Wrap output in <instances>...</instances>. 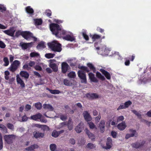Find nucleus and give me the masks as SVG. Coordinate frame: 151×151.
<instances>
[{
    "instance_id": "f257e3e1",
    "label": "nucleus",
    "mask_w": 151,
    "mask_h": 151,
    "mask_svg": "<svg viewBox=\"0 0 151 151\" xmlns=\"http://www.w3.org/2000/svg\"><path fill=\"white\" fill-rule=\"evenodd\" d=\"M50 28L52 34L57 37H62L63 39L71 42L75 40L74 36L67 34V32L65 30H62L61 27L57 24L54 23L50 24Z\"/></svg>"
},
{
    "instance_id": "f03ea898",
    "label": "nucleus",
    "mask_w": 151,
    "mask_h": 151,
    "mask_svg": "<svg viewBox=\"0 0 151 151\" xmlns=\"http://www.w3.org/2000/svg\"><path fill=\"white\" fill-rule=\"evenodd\" d=\"M78 68L82 70H79L78 71V76L81 79V83H86L87 81L86 74L83 71H86L87 73H88L90 71V70L87 67L83 66L79 67Z\"/></svg>"
},
{
    "instance_id": "7ed1b4c3",
    "label": "nucleus",
    "mask_w": 151,
    "mask_h": 151,
    "mask_svg": "<svg viewBox=\"0 0 151 151\" xmlns=\"http://www.w3.org/2000/svg\"><path fill=\"white\" fill-rule=\"evenodd\" d=\"M132 147L140 150H146L147 143L144 140H140L133 143L131 144Z\"/></svg>"
},
{
    "instance_id": "20e7f679",
    "label": "nucleus",
    "mask_w": 151,
    "mask_h": 151,
    "mask_svg": "<svg viewBox=\"0 0 151 151\" xmlns=\"http://www.w3.org/2000/svg\"><path fill=\"white\" fill-rule=\"evenodd\" d=\"M47 45L54 52H60L62 50L61 45L57 41L48 43Z\"/></svg>"
},
{
    "instance_id": "39448f33",
    "label": "nucleus",
    "mask_w": 151,
    "mask_h": 151,
    "mask_svg": "<svg viewBox=\"0 0 151 151\" xmlns=\"http://www.w3.org/2000/svg\"><path fill=\"white\" fill-rule=\"evenodd\" d=\"M20 64V62L19 61L15 60L12 62L9 69L10 71L14 72L17 70Z\"/></svg>"
},
{
    "instance_id": "423d86ee",
    "label": "nucleus",
    "mask_w": 151,
    "mask_h": 151,
    "mask_svg": "<svg viewBox=\"0 0 151 151\" xmlns=\"http://www.w3.org/2000/svg\"><path fill=\"white\" fill-rule=\"evenodd\" d=\"M50 65L49 66L52 69L53 71L57 72L58 70V67L57 64L55 63L56 62L55 59H52L49 60Z\"/></svg>"
},
{
    "instance_id": "0eeeda50",
    "label": "nucleus",
    "mask_w": 151,
    "mask_h": 151,
    "mask_svg": "<svg viewBox=\"0 0 151 151\" xmlns=\"http://www.w3.org/2000/svg\"><path fill=\"white\" fill-rule=\"evenodd\" d=\"M86 97L89 100H93L98 99L99 95L96 93H89L86 94Z\"/></svg>"
},
{
    "instance_id": "6e6552de",
    "label": "nucleus",
    "mask_w": 151,
    "mask_h": 151,
    "mask_svg": "<svg viewBox=\"0 0 151 151\" xmlns=\"http://www.w3.org/2000/svg\"><path fill=\"white\" fill-rule=\"evenodd\" d=\"M15 137L14 134L5 135L4 137V139L8 144H10L12 143V140Z\"/></svg>"
},
{
    "instance_id": "1a4fd4ad",
    "label": "nucleus",
    "mask_w": 151,
    "mask_h": 151,
    "mask_svg": "<svg viewBox=\"0 0 151 151\" xmlns=\"http://www.w3.org/2000/svg\"><path fill=\"white\" fill-rule=\"evenodd\" d=\"M16 29L14 27H11L9 29L3 31V32L9 36L13 37Z\"/></svg>"
},
{
    "instance_id": "9d476101",
    "label": "nucleus",
    "mask_w": 151,
    "mask_h": 151,
    "mask_svg": "<svg viewBox=\"0 0 151 151\" xmlns=\"http://www.w3.org/2000/svg\"><path fill=\"white\" fill-rule=\"evenodd\" d=\"M130 132L132 133V134H126L125 138L127 139L131 137H132L134 136L137 137V133L135 130H134L132 129H130L129 130Z\"/></svg>"
},
{
    "instance_id": "9b49d317",
    "label": "nucleus",
    "mask_w": 151,
    "mask_h": 151,
    "mask_svg": "<svg viewBox=\"0 0 151 151\" xmlns=\"http://www.w3.org/2000/svg\"><path fill=\"white\" fill-rule=\"evenodd\" d=\"M22 34L23 37L26 40H28L31 37H33L32 33L29 31L22 32Z\"/></svg>"
},
{
    "instance_id": "f8f14e48",
    "label": "nucleus",
    "mask_w": 151,
    "mask_h": 151,
    "mask_svg": "<svg viewBox=\"0 0 151 151\" xmlns=\"http://www.w3.org/2000/svg\"><path fill=\"white\" fill-rule=\"evenodd\" d=\"M69 68V65L65 62H63L61 64L62 72L63 73H65L68 71Z\"/></svg>"
},
{
    "instance_id": "ddd939ff",
    "label": "nucleus",
    "mask_w": 151,
    "mask_h": 151,
    "mask_svg": "<svg viewBox=\"0 0 151 151\" xmlns=\"http://www.w3.org/2000/svg\"><path fill=\"white\" fill-rule=\"evenodd\" d=\"M84 128V124L83 123L80 122L76 127L75 130L76 132L78 133H80Z\"/></svg>"
},
{
    "instance_id": "4468645a",
    "label": "nucleus",
    "mask_w": 151,
    "mask_h": 151,
    "mask_svg": "<svg viewBox=\"0 0 151 151\" xmlns=\"http://www.w3.org/2000/svg\"><path fill=\"white\" fill-rule=\"evenodd\" d=\"M99 71L105 76L108 80H109L111 79V75L109 72L102 68L100 69L99 70Z\"/></svg>"
},
{
    "instance_id": "2eb2a0df",
    "label": "nucleus",
    "mask_w": 151,
    "mask_h": 151,
    "mask_svg": "<svg viewBox=\"0 0 151 151\" xmlns=\"http://www.w3.org/2000/svg\"><path fill=\"white\" fill-rule=\"evenodd\" d=\"M112 146V140L110 137H108L107 139L106 142V146L104 147V148L107 150L111 148Z\"/></svg>"
},
{
    "instance_id": "dca6fc26",
    "label": "nucleus",
    "mask_w": 151,
    "mask_h": 151,
    "mask_svg": "<svg viewBox=\"0 0 151 151\" xmlns=\"http://www.w3.org/2000/svg\"><path fill=\"white\" fill-rule=\"evenodd\" d=\"M117 128L120 131H123L125 129L127 125L124 121L119 124L117 126Z\"/></svg>"
},
{
    "instance_id": "f3484780",
    "label": "nucleus",
    "mask_w": 151,
    "mask_h": 151,
    "mask_svg": "<svg viewBox=\"0 0 151 151\" xmlns=\"http://www.w3.org/2000/svg\"><path fill=\"white\" fill-rule=\"evenodd\" d=\"M83 115L85 120L87 122L90 121L91 119L90 114L87 111H84Z\"/></svg>"
},
{
    "instance_id": "a211bd4d",
    "label": "nucleus",
    "mask_w": 151,
    "mask_h": 151,
    "mask_svg": "<svg viewBox=\"0 0 151 151\" xmlns=\"http://www.w3.org/2000/svg\"><path fill=\"white\" fill-rule=\"evenodd\" d=\"M89 78L92 82L97 83L98 82V79L95 77L94 75L91 72L88 74Z\"/></svg>"
},
{
    "instance_id": "6ab92c4d",
    "label": "nucleus",
    "mask_w": 151,
    "mask_h": 151,
    "mask_svg": "<svg viewBox=\"0 0 151 151\" xmlns=\"http://www.w3.org/2000/svg\"><path fill=\"white\" fill-rule=\"evenodd\" d=\"M85 130L86 134L88 135L89 138L92 140H94L95 137V135L91 133L87 128H86Z\"/></svg>"
},
{
    "instance_id": "aec40b11",
    "label": "nucleus",
    "mask_w": 151,
    "mask_h": 151,
    "mask_svg": "<svg viewBox=\"0 0 151 151\" xmlns=\"http://www.w3.org/2000/svg\"><path fill=\"white\" fill-rule=\"evenodd\" d=\"M32 42L28 43H20V45L22 47V49L24 50L27 49L28 48L31 47Z\"/></svg>"
},
{
    "instance_id": "412c9836",
    "label": "nucleus",
    "mask_w": 151,
    "mask_h": 151,
    "mask_svg": "<svg viewBox=\"0 0 151 151\" xmlns=\"http://www.w3.org/2000/svg\"><path fill=\"white\" fill-rule=\"evenodd\" d=\"M17 82L18 84H20L22 88H24L25 84L24 81L19 77L18 75L17 76Z\"/></svg>"
},
{
    "instance_id": "4be33fe9",
    "label": "nucleus",
    "mask_w": 151,
    "mask_h": 151,
    "mask_svg": "<svg viewBox=\"0 0 151 151\" xmlns=\"http://www.w3.org/2000/svg\"><path fill=\"white\" fill-rule=\"evenodd\" d=\"M105 121L104 120H102L101 121L99 126L100 129V131L101 133H102L104 131V127H105Z\"/></svg>"
},
{
    "instance_id": "5701e85b",
    "label": "nucleus",
    "mask_w": 151,
    "mask_h": 151,
    "mask_svg": "<svg viewBox=\"0 0 151 151\" xmlns=\"http://www.w3.org/2000/svg\"><path fill=\"white\" fill-rule=\"evenodd\" d=\"M42 116V114L40 113H38L35 115L32 116L31 119L34 120H36L38 119H40Z\"/></svg>"
},
{
    "instance_id": "b1692460",
    "label": "nucleus",
    "mask_w": 151,
    "mask_h": 151,
    "mask_svg": "<svg viewBox=\"0 0 151 151\" xmlns=\"http://www.w3.org/2000/svg\"><path fill=\"white\" fill-rule=\"evenodd\" d=\"M25 10L26 12L30 15L33 14L34 11L33 9L31 8V6H28L25 8Z\"/></svg>"
},
{
    "instance_id": "393cba45",
    "label": "nucleus",
    "mask_w": 151,
    "mask_h": 151,
    "mask_svg": "<svg viewBox=\"0 0 151 151\" xmlns=\"http://www.w3.org/2000/svg\"><path fill=\"white\" fill-rule=\"evenodd\" d=\"M43 108L45 109H47L49 111H52L54 109L50 105L45 104L43 105Z\"/></svg>"
},
{
    "instance_id": "a878e982",
    "label": "nucleus",
    "mask_w": 151,
    "mask_h": 151,
    "mask_svg": "<svg viewBox=\"0 0 151 151\" xmlns=\"http://www.w3.org/2000/svg\"><path fill=\"white\" fill-rule=\"evenodd\" d=\"M33 134L34 135V137L36 138H40V137H43L44 136V133L37 132H34Z\"/></svg>"
},
{
    "instance_id": "bb28decb",
    "label": "nucleus",
    "mask_w": 151,
    "mask_h": 151,
    "mask_svg": "<svg viewBox=\"0 0 151 151\" xmlns=\"http://www.w3.org/2000/svg\"><path fill=\"white\" fill-rule=\"evenodd\" d=\"M38 147V146L36 144H34L33 145H31L29 147L26 148L25 149L27 151H34V150L35 148H37Z\"/></svg>"
},
{
    "instance_id": "cd10ccee",
    "label": "nucleus",
    "mask_w": 151,
    "mask_h": 151,
    "mask_svg": "<svg viewBox=\"0 0 151 151\" xmlns=\"http://www.w3.org/2000/svg\"><path fill=\"white\" fill-rule=\"evenodd\" d=\"M33 22L35 25H40L42 23V20L41 18L35 19L33 20Z\"/></svg>"
},
{
    "instance_id": "c85d7f7f",
    "label": "nucleus",
    "mask_w": 151,
    "mask_h": 151,
    "mask_svg": "<svg viewBox=\"0 0 151 151\" xmlns=\"http://www.w3.org/2000/svg\"><path fill=\"white\" fill-rule=\"evenodd\" d=\"M96 76L98 78L102 81H104L105 80V77L98 71L96 72Z\"/></svg>"
},
{
    "instance_id": "c756f323",
    "label": "nucleus",
    "mask_w": 151,
    "mask_h": 151,
    "mask_svg": "<svg viewBox=\"0 0 151 151\" xmlns=\"http://www.w3.org/2000/svg\"><path fill=\"white\" fill-rule=\"evenodd\" d=\"M21 76L25 78H28L29 76V73L25 71H22L20 72Z\"/></svg>"
},
{
    "instance_id": "7c9ffc66",
    "label": "nucleus",
    "mask_w": 151,
    "mask_h": 151,
    "mask_svg": "<svg viewBox=\"0 0 151 151\" xmlns=\"http://www.w3.org/2000/svg\"><path fill=\"white\" fill-rule=\"evenodd\" d=\"M45 47V42L42 41L39 42L37 46V49L44 48Z\"/></svg>"
},
{
    "instance_id": "2f4dec72",
    "label": "nucleus",
    "mask_w": 151,
    "mask_h": 151,
    "mask_svg": "<svg viewBox=\"0 0 151 151\" xmlns=\"http://www.w3.org/2000/svg\"><path fill=\"white\" fill-rule=\"evenodd\" d=\"M67 125L68 128L69 130H71L73 129V123L71 119L70 118L69 119L68 122L67 123Z\"/></svg>"
},
{
    "instance_id": "473e14b6",
    "label": "nucleus",
    "mask_w": 151,
    "mask_h": 151,
    "mask_svg": "<svg viewBox=\"0 0 151 151\" xmlns=\"http://www.w3.org/2000/svg\"><path fill=\"white\" fill-rule=\"evenodd\" d=\"M0 129L3 133L6 134L7 133V129L5 125L0 124Z\"/></svg>"
},
{
    "instance_id": "72a5a7b5",
    "label": "nucleus",
    "mask_w": 151,
    "mask_h": 151,
    "mask_svg": "<svg viewBox=\"0 0 151 151\" xmlns=\"http://www.w3.org/2000/svg\"><path fill=\"white\" fill-rule=\"evenodd\" d=\"M46 89L49 90L50 92L52 94H59L60 93V91L58 90H51L47 88Z\"/></svg>"
},
{
    "instance_id": "f704fd0d",
    "label": "nucleus",
    "mask_w": 151,
    "mask_h": 151,
    "mask_svg": "<svg viewBox=\"0 0 151 151\" xmlns=\"http://www.w3.org/2000/svg\"><path fill=\"white\" fill-rule=\"evenodd\" d=\"M87 65L91 70H92L94 73L95 72L96 70V68L92 63H88L87 64Z\"/></svg>"
},
{
    "instance_id": "c9c22d12",
    "label": "nucleus",
    "mask_w": 151,
    "mask_h": 151,
    "mask_svg": "<svg viewBox=\"0 0 151 151\" xmlns=\"http://www.w3.org/2000/svg\"><path fill=\"white\" fill-rule=\"evenodd\" d=\"M86 147L90 150L94 149L96 147V145L91 143H88L86 146Z\"/></svg>"
},
{
    "instance_id": "e433bc0d",
    "label": "nucleus",
    "mask_w": 151,
    "mask_h": 151,
    "mask_svg": "<svg viewBox=\"0 0 151 151\" xmlns=\"http://www.w3.org/2000/svg\"><path fill=\"white\" fill-rule=\"evenodd\" d=\"M63 83L65 85L67 86H70L73 85L70 81L66 79H65L64 80Z\"/></svg>"
},
{
    "instance_id": "4c0bfd02",
    "label": "nucleus",
    "mask_w": 151,
    "mask_h": 151,
    "mask_svg": "<svg viewBox=\"0 0 151 151\" xmlns=\"http://www.w3.org/2000/svg\"><path fill=\"white\" fill-rule=\"evenodd\" d=\"M68 76L70 78H74L76 76L75 73L73 71H71L68 74Z\"/></svg>"
},
{
    "instance_id": "58836bf2",
    "label": "nucleus",
    "mask_w": 151,
    "mask_h": 151,
    "mask_svg": "<svg viewBox=\"0 0 151 151\" xmlns=\"http://www.w3.org/2000/svg\"><path fill=\"white\" fill-rule=\"evenodd\" d=\"M101 36L97 34H94L92 36V39L93 41H94L96 40L100 39Z\"/></svg>"
},
{
    "instance_id": "ea45409f",
    "label": "nucleus",
    "mask_w": 151,
    "mask_h": 151,
    "mask_svg": "<svg viewBox=\"0 0 151 151\" xmlns=\"http://www.w3.org/2000/svg\"><path fill=\"white\" fill-rule=\"evenodd\" d=\"M89 127L90 129H96L97 128L96 127L95 125L92 122H88Z\"/></svg>"
},
{
    "instance_id": "a19ab883",
    "label": "nucleus",
    "mask_w": 151,
    "mask_h": 151,
    "mask_svg": "<svg viewBox=\"0 0 151 151\" xmlns=\"http://www.w3.org/2000/svg\"><path fill=\"white\" fill-rule=\"evenodd\" d=\"M6 8L4 4H0V11L2 13L6 11Z\"/></svg>"
},
{
    "instance_id": "79ce46f5",
    "label": "nucleus",
    "mask_w": 151,
    "mask_h": 151,
    "mask_svg": "<svg viewBox=\"0 0 151 151\" xmlns=\"http://www.w3.org/2000/svg\"><path fill=\"white\" fill-rule=\"evenodd\" d=\"M3 61L4 63V65L5 66H7L9 64V61L8 58L6 57H4L3 59Z\"/></svg>"
},
{
    "instance_id": "37998d69",
    "label": "nucleus",
    "mask_w": 151,
    "mask_h": 151,
    "mask_svg": "<svg viewBox=\"0 0 151 151\" xmlns=\"http://www.w3.org/2000/svg\"><path fill=\"white\" fill-rule=\"evenodd\" d=\"M35 106L37 109L40 110L42 107V105L40 103L38 102L35 104Z\"/></svg>"
},
{
    "instance_id": "c03bdc74",
    "label": "nucleus",
    "mask_w": 151,
    "mask_h": 151,
    "mask_svg": "<svg viewBox=\"0 0 151 151\" xmlns=\"http://www.w3.org/2000/svg\"><path fill=\"white\" fill-rule=\"evenodd\" d=\"M55 55L54 54L49 53H46L45 55V56L46 58L48 59H50L53 58L55 56Z\"/></svg>"
},
{
    "instance_id": "a18cd8bd",
    "label": "nucleus",
    "mask_w": 151,
    "mask_h": 151,
    "mask_svg": "<svg viewBox=\"0 0 151 151\" xmlns=\"http://www.w3.org/2000/svg\"><path fill=\"white\" fill-rule=\"evenodd\" d=\"M39 55V54L37 52H32L30 54V56L31 57H37Z\"/></svg>"
},
{
    "instance_id": "49530a36",
    "label": "nucleus",
    "mask_w": 151,
    "mask_h": 151,
    "mask_svg": "<svg viewBox=\"0 0 151 151\" xmlns=\"http://www.w3.org/2000/svg\"><path fill=\"white\" fill-rule=\"evenodd\" d=\"M59 134H58V132L56 130H54L52 132V136L54 137H57L59 136Z\"/></svg>"
},
{
    "instance_id": "de8ad7c7",
    "label": "nucleus",
    "mask_w": 151,
    "mask_h": 151,
    "mask_svg": "<svg viewBox=\"0 0 151 151\" xmlns=\"http://www.w3.org/2000/svg\"><path fill=\"white\" fill-rule=\"evenodd\" d=\"M56 148V145L55 144H51L50 145V149L51 151H55Z\"/></svg>"
},
{
    "instance_id": "09e8293b",
    "label": "nucleus",
    "mask_w": 151,
    "mask_h": 151,
    "mask_svg": "<svg viewBox=\"0 0 151 151\" xmlns=\"http://www.w3.org/2000/svg\"><path fill=\"white\" fill-rule=\"evenodd\" d=\"M45 13L47 16L50 17L51 16L52 12L50 10L47 9L46 10Z\"/></svg>"
},
{
    "instance_id": "8fccbe9b",
    "label": "nucleus",
    "mask_w": 151,
    "mask_h": 151,
    "mask_svg": "<svg viewBox=\"0 0 151 151\" xmlns=\"http://www.w3.org/2000/svg\"><path fill=\"white\" fill-rule=\"evenodd\" d=\"M7 127L9 129L11 130H14V125L11 123H8L7 124Z\"/></svg>"
},
{
    "instance_id": "3c124183",
    "label": "nucleus",
    "mask_w": 151,
    "mask_h": 151,
    "mask_svg": "<svg viewBox=\"0 0 151 151\" xmlns=\"http://www.w3.org/2000/svg\"><path fill=\"white\" fill-rule=\"evenodd\" d=\"M132 104V102L129 100L126 102L124 104L125 108H128L129 106L131 105Z\"/></svg>"
},
{
    "instance_id": "603ef678",
    "label": "nucleus",
    "mask_w": 151,
    "mask_h": 151,
    "mask_svg": "<svg viewBox=\"0 0 151 151\" xmlns=\"http://www.w3.org/2000/svg\"><path fill=\"white\" fill-rule=\"evenodd\" d=\"M124 119V117L123 116H119L117 118V123L120 122V121H122Z\"/></svg>"
},
{
    "instance_id": "864d4df0",
    "label": "nucleus",
    "mask_w": 151,
    "mask_h": 151,
    "mask_svg": "<svg viewBox=\"0 0 151 151\" xmlns=\"http://www.w3.org/2000/svg\"><path fill=\"white\" fill-rule=\"evenodd\" d=\"M60 118L61 120L64 121L66 120L67 119V116H66L61 114L60 115Z\"/></svg>"
},
{
    "instance_id": "5fc2aeb1",
    "label": "nucleus",
    "mask_w": 151,
    "mask_h": 151,
    "mask_svg": "<svg viewBox=\"0 0 151 151\" xmlns=\"http://www.w3.org/2000/svg\"><path fill=\"white\" fill-rule=\"evenodd\" d=\"M6 46L5 43L2 41L0 40V47L1 48H4Z\"/></svg>"
},
{
    "instance_id": "6e6d98bb",
    "label": "nucleus",
    "mask_w": 151,
    "mask_h": 151,
    "mask_svg": "<svg viewBox=\"0 0 151 151\" xmlns=\"http://www.w3.org/2000/svg\"><path fill=\"white\" fill-rule=\"evenodd\" d=\"M83 36L84 38L86 40H89L88 36L85 32L83 33Z\"/></svg>"
},
{
    "instance_id": "4d7b16f0",
    "label": "nucleus",
    "mask_w": 151,
    "mask_h": 151,
    "mask_svg": "<svg viewBox=\"0 0 151 151\" xmlns=\"http://www.w3.org/2000/svg\"><path fill=\"white\" fill-rule=\"evenodd\" d=\"M35 69L36 70L41 71L42 70V67L38 65H36L34 67Z\"/></svg>"
},
{
    "instance_id": "13d9d810",
    "label": "nucleus",
    "mask_w": 151,
    "mask_h": 151,
    "mask_svg": "<svg viewBox=\"0 0 151 151\" xmlns=\"http://www.w3.org/2000/svg\"><path fill=\"white\" fill-rule=\"evenodd\" d=\"M69 142L72 145H74L75 144L76 141L73 138H71L69 140Z\"/></svg>"
},
{
    "instance_id": "bf43d9fd",
    "label": "nucleus",
    "mask_w": 151,
    "mask_h": 151,
    "mask_svg": "<svg viewBox=\"0 0 151 151\" xmlns=\"http://www.w3.org/2000/svg\"><path fill=\"white\" fill-rule=\"evenodd\" d=\"M22 32H21L19 30L16 32L15 36L16 37H18L20 35H21L22 36Z\"/></svg>"
},
{
    "instance_id": "052dcab7",
    "label": "nucleus",
    "mask_w": 151,
    "mask_h": 151,
    "mask_svg": "<svg viewBox=\"0 0 151 151\" xmlns=\"http://www.w3.org/2000/svg\"><path fill=\"white\" fill-rule=\"evenodd\" d=\"M125 63H124V64H125V65H126V66L129 65L130 63V62L129 60H128L127 59V58H125Z\"/></svg>"
},
{
    "instance_id": "680f3d73",
    "label": "nucleus",
    "mask_w": 151,
    "mask_h": 151,
    "mask_svg": "<svg viewBox=\"0 0 151 151\" xmlns=\"http://www.w3.org/2000/svg\"><path fill=\"white\" fill-rule=\"evenodd\" d=\"M31 108V105L29 104H26L25 106V109L26 111H28Z\"/></svg>"
},
{
    "instance_id": "e2e57ef3",
    "label": "nucleus",
    "mask_w": 151,
    "mask_h": 151,
    "mask_svg": "<svg viewBox=\"0 0 151 151\" xmlns=\"http://www.w3.org/2000/svg\"><path fill=\"white\" fill-rule=\"evenodd\" d=\"M65 125H67V123L66 122H63L60 123L59 126L60 128H62Z\"/></svg>"
},
{
    "instance_id": "0e129e2a",
    "label": "nucleus",
    "mask_w": 151,
    "mask_h": 151,
    "mask_svg": "<svg viewBox=\"0 0 151 151\" xmlns=\"http://www.w3.org/2000/svg\"><path fill=\"white\" fill-rule=\"evenodd\" d=\"M35 62L34 61H30L28 63V65L30 67H33L35 65Z\"/></svg>"
},
{
    "instance_id": "69168bd1",
    "label": "nucleus",
    "mask_w": 151,
    "mask_h": 151,
    "mask_svg": "<svg viewBox=\"0 0 151 151\" xmlns=\"http://www.w3.org/2000/svg\"><path fill=\"white\" fill-rule=\"evenodd\" d=\"M101 118V115L100 114H99L98 116L95 118V120L96 122H98L100 121Z\"/></svg>"
},
{
    "instance_id": "338daca9",
    "label": "nucleus",
    "mask_w": 151,
    "mask_h": 151,
    "mask_svg": "<svg viewBox=\"0 0 151 151\" xmlns=\"http://www.w3.org/2000/svg\"><path fill=\"white\" fill-rule=\"evenodd\" d=\"M117 133L114 131H112L111 132V135L114 138H116V137Z\"/></svg>"
},
{
    "instance_id": "774afa93",
    "label": "nucleus",
    "mask_w": 151,
    "mask_h": 151,
    "mask_svg": "<svg viewBox=\"0 0 151 151\" xmlns=\"http://www.w3.org/2000/svg\"><path fill=\"white\" fill-rule=\"evenodd\" d=\"M96 30L101 33H103L104 31V29L101 28L99 27H98L97 28Z\"/></svg>"
}]
</instances>
